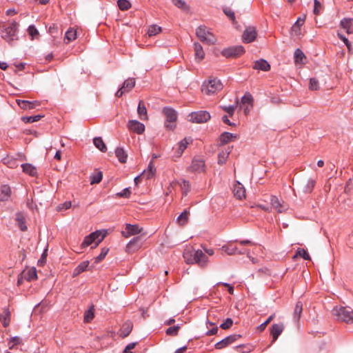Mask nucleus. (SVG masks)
I'll return each instance as SVG.
<instances>
[{
	"label": "nucleus",
	"instance_id": "nucleus-16",
	"mask_svg": "<svg viewBox=\"0 0 353 353\" xmlns=\"http://www.w3.org/2000/svg\"><path fill=\"white\" fill-rule=\"evenodd\" d=\"M239 338H240V335H238V334L230 335V336L225 338L222 341L216 343L215 344V347L217 350L223 349V348L227 347L228 345L233 343Z\"/></svg>",
	"mask_w": 353,
	"mask_h": 353
},
{
	"label": "nucleus",
	"instance_id": "nucleus-50",
	"mask_svg": "<svg viewBox=\"0 0 353 353\" xmlns=\"http://www.w3.org/2000/svg\"><path fill=\"white\" fill-rule=\"evenodd\" d=\"M296 256H301L305 260H310V256L309 254L306 252V250L302 248H299L297 250L294 257Z\"/></svg>",
	"mask_w": 353,
	"mask_h": 353
},
{
	"label": "nucleus",
	"instance_id": "nucleus-37",
	"mask_svg": "<svg viewBox=\"0 0 353 353\" xmlns=\"http://www.w3.org/2000/svg\"><path fill=\"white\" fill-rule=\"evenodd\" d=\"M316 184V181L313 179L307 180L306 184L302 187V190L305 193H310L314 189Z\"/></svg>",
	"mask_w": 353,
	"mask_h": 353
},
{
	"label": "nucleus",
	"instance_id": "nucleus-36",
	"mask_svg": "<svg viewBox=\"0 0 353 353\" xmlns=\"http://www.w3.org/2000/svg\"><path fill=\"white\" fill-rule=\"evenodd\" d=\"M94 145L101 152H105L107 150L106 145L101 137H96L93 140Z\"/></svg>",
	"mask_w": 353,
	"mask_h": 353
},
{
	"label": "nucleus",
	"instance_id": "nucleus-10",
	"mask_svg": "<svg viewBox=\"0 0 353 353\" xmlns=\"http://www.w3.org/2000/svg\"><path fill=\"white\" fill-rule=\"evenodd\" d=\"M143 238L139 236L132 239L126 245L125 251L128 253H133L138 250L143 245Z\"/></svg>",
	"mask_w": 353,
	"mask_h": 353
},
{
	"label": "nucleus",
	"instance_id": "nucleus-13",
	"mask_svg": "<svg viewBox=\"0 0 353 353\" xmlns=\"http://www.w3.org/2000/svg\"><path fill=\"white\" fill-rule=\"evenodd\" d=\"M257 36L256 28L253 26L247 28L243 34V42L249 43L255 40Z\"/></svg>",
	"mask_w": 353,
	"mask_h": 353
},
{
	"label": "nucleus",
	"instance_id": "nucleus-1",
	"mask_svg": "<svg viewBox=\"0 0 353 353\" xmlns=\"http://www.w3.org/2000/svg\"><path fill=\"white\" fill-rule=\"evenodd\" d=\"M185 262L188 264L196 263L200 266H205L208 263V257L200 250L192 248H187L183 254Z\"/></svg>",
	"mask_w": 353,
	"mask_h": 353
},
{
	"label": "nucleus",
	"instance_id": "nucleus-17",
	"mask_svg": "<svg viewBox=\"0 0 353 353\" xmlns=\"http://www.w3.org/2000/svg\"><path fill=\"white\" fill-rule=\"evenodd\" d=\"M283 323H279L273 324L270 327V334L272 337V343H274L279 335L283 332L284 330Z\"/></svg>",
	"mask_w": 353,
	"mask_h": 353
},
{
	"label": "nucleus",
	"instance_id": "nucleus-19",
	"mask_svg": "<svg viewBox=\"0 0 353 353\" xmlns=\"http://www.w3.org/2000/svg\"><path fill=\"white\" fill-rule=\"evenodd\" d=\"M305 16L299 17L291 28L292 34L295 36L301 35V27L304 24Z\"/></svg>",
	"mask_w": 353,
	"mask_h": 353
},
{
	"label": "nucleus",
	"instance_id": "nucleus-63",
	"mask_svg": "<svg viewBox=\"0 0 353 353\" xmlns=\"http://www.w3.org/2000/svg\"><path fill=\"white\" fill-rule=\"evenodd\" d=\"M174 6L181 9H185L186 4L185 2L183 0H173L172 1Z\"/></svg>",
	"mask_w": 353,
	"mask_h": 353
},
{
	"label": "nucleus",
	"instance_id": "nucleus-11",
	"mask_svg": "<svg viewBox=\"0 0 353 353\" xmlns=\"http://www.w3.org/2000/svg\"><path fill=\"white\" fill-rule=\"evenodd\" d=\"M221 250L225 253H227L228 255H234L236 254H246L247 256L250 257V250H239L237 246L233 245L232 243H229L228 245L222 246Z\"/></svg>",
	"mask_w": 353,
	"mask_h": 353
},
{
	"label": "nucleus",
	"instance_id": "nucleus-29",
	"mask_svg": "<svg viewBox=\"0 0 353 353\" xmlns=\"http://www.w3.org/2000/svg\"><path fill=\"white\" fill-rule=\"evenodd\" d=\"M205 163L201 159H194L192 163L191 169L194 172L204 171Z\"/></svg>",
	"mask_w": 353,
	"mask_h": 353
},
{
	"label": "nucleus",
	"instance_id": "nucleus-26",
	"mask_svg": "<svg viewBox=\"0 0 353 353\" xmlns=\"http://www.w3.org/2000/svg\"><path fill=\"white\" fill-rule=\"evenodd\" d=\"M194 48L195 59L199 61L203 59L205 57V52L202 46L199 43L195 42L194 44Z\"/></svg>",
	"mask_w": 353,
	"mask_h": 353
},
{
	"label": "nucleus",
	"instance_id": "nucleus-47",
	"mask_svg": "<svg viewBox=\"0 0 353 353\" xmlns=\"http://www.w3.org/2000/svg\"><path fill=\"white\" fill-rule=\"evenodd\" d=\"M94 318V306H91L88 310L85 312L84 321L89 323Z\"/></svg>",
	"mask_w": 353,
	"mask_h": 353
},
{
	"label": "nucleus",
	"instance_id": "nucleus-42",
	"mask_svg": "<svg viewBox=\"0 0 353 353\" xmlns=\"http://www.w3.org/2000/svg\"><path fill=\"white\" fill-rule=\"evenodd\" d=\"M161 31V28L157 25H151L148 28V34L149 37L155 36Z\"/></svg>",
	"mask_w": 353,
	"mask_h": 353
},
{
	"label": "nucleus",
	"instance_id": "nucleus-22",
	"mask_svg": "<svg viewBox=\"0 0 353 353\" xmlns=\"http://www.w3.org/2000/svg\"><path fill=\"white\" fill-rule=\"evenodd\" d=\"M232 151V148L228 146L219 152L218 154V163L219 165H223L225 163L229 154Z\"/></svg>",
	"mask_w": 353,
	"mask_h": 353
},
{
	"label": "nucleus",
	"instance_id": "nucleus-15",
	"mask_svg": "<svg viewBox=\"0 0 353 353\" xmlns=\"http://www.w3.org/2000/svg\"><path fill=\"white\" fill-rule=\"evenodd\" d=\"M128 128L132 132L139 134H143L145 131V125L137 120L129 121L128 123Z\"/></svg>",
	"mask_w": 353,
	"mask_h": 353
},
{
	"label": "nucleus",
	"instance_id": "nucleus-57",
	"mask_svg": "<svg viewBox=\"0 0 353 353\" xmlns=\"http://www.w3.org/2000/svg\"><path fill=\"white\" fill-rule=\"evenodd\" d=\"M179 328L180 327L178 325L170 327L169 328L167 329L166 334L168 335L176 336L178 334Z\"/></svg>",
	"mask_w": 353,
	"mask_h": 353
},
{
	"label": "nucleus",
	"instance_id": "nucleus-54",
	"mask_svg": "<svg viewBox=\"0 0 353 353\" xmlns=\"http://www.w3.org/2000/svg\"><path fill=\"white\" fill-rule=\"evenodd\" d=\"M274 316L275 314H273L271 316H270L269 318L264 323L258 326L257 330L259 332L263 331L266 328L267 325L273 320Z\"/></svg>",
	"mask_w": 353,
	"mask_h": 353
},
{
	"label": "nucleus",
	"instance_id": "nucleus-48",
	"mask_svg": "<svg viewBox=\"0 0 353 353\" xmlns=\"http://www.w3.org/2000/svg\"><path fill=\"white\" fill-rule=\"evenodd\" d=\"M239 103V99L238 98L236 99V105H230V106H221V108L225 111L227 113H228V114L230 116V117H232L234 113V111H235V109H236V105H238Z\"/></svg>",
	"mask_w": 353,
	"mask_h": 353
},
{
	"label": "nucleus",
	"instance_id": "nucleus-53",
	"mask_svg": "<svg viewBox=\"0 0 353 353\" xmlns=\"http://www.w3.org/2000/svg\"><path fill=\"white\" fill-rule=\"evenodd\" d=\"M28 32L32 39H34L39 36V31L34 25H31L28 27Z\"/></svg>",
	"mask_w": 353,
	"mask_h": 353
},
{
	"label": "nucleus",
	"instance_id": "nucleus-35",
	"mask_svg": "<svg viewBox=\"0 0 353 353\" xmlns=\"http://www.w3.org/2000/svg\"><path fill=\"white\" fill-rule=\"evenodd\" d=\"M115 154L121 163L126 162L128 155L122 148H117L115 150Z\"/></svg>",
	"mask_w": 353,
	"mask_h": 353
},
{
	"label": "nucleus",
	"instance_id": "nucleus-38",
	"mask_svg": "<svg viewBox=\"0 0 353 353\" xmlns=\"http://www.w3.org/2000/svg\"><path fill=\"white\" fill-rule=\"evenodd\" d=\"M189 214V211L185 210L177 219L179 224L181 225H184L185 224H186L188 221Z\"/></svg>",
	"mask_w": 353,
	"mask_h": 353
},
{
	"label": "nucleus",
	"instance_id": "nucleus-45",
	"mask_svg": "<svg viewBox=\"0 0 353 353\" xmlns=\"http://www.w3.org/2000/svg\"><path fill=\"white\" fill-rule=\"evenodd\" d=\"M132 329V325L131 323H125L121 329V334L123 337H126L131 332Z\"/></svg>",
	"mask_w": 353,
	"mask_h": 353
},
{
	"label": "nucleus",
	"instance_id": "nucleus-31",
	"mask_svg": "<svg viewBox=\"0 0 353 353\" xmlns=\"http://www.w3.org/2000/svg\"><path fill=\"white\" fill-rule=\"evenodd\" d=\"M89 265V261H84L82 263H81L74 270L73 272V276H77L81 272H84L87 268Z\"/></svg>",
	"mask_w": 353,
	"mask_h": 353
},
{
	"label": "nucleus",
	"instance_id": "nucleus-41",
	"mask_svg": "<svg viewBox=\"0 0 353 353\" xmlns=\"http://www.w3.org/2000/svg\"><path fill=\"white\" fill-rule=\"evenodd\" d=\"M26 277L28 281H33L37 279V270L35 268L28 269L26 273Z\"/></svg>",
	"mask_w": 353,
	"mask_h": 353
},
{
	"label": "nucleus",
	"instance_id": "nucleus-34",
	"mask_svg": "<svg viewBox=\"0 0 353 353\" xmlns=\"http://www.w3.org/2000/svg\"><path fill=\"white\" fill-rule=\"evenodd\" d=\"M21 167L23 168V171L25 173L28 174L30 176H35L37 174V169L35 167H34L32 165L29 163H24L21 165Z\"/></svg>",
	"mask_w": 353,
	"mask_h": 353
},
{
	"label": "nucleus",
	"instance_id": "nucleus-6",
	"mask_svg": "<svg viewBox=\"0 0 353 353\" xmlns=\"http://www.w3.org/2000/svg\"><path fill=\"white\" fill-rule=\"evenodd\" d=\"M163 112L166 117L165 128L170 130H174L176 127L175 122L177 119L176 112L172 108H164Z\"/></svg>",
	"mask_w": 353,
	"mask_h": 353
},
{
	"label": "nucleus",
	"instance_id": "nucleus-43",
	"mask_svg": "<svg viewBox=\"0 0 353 353\" xmlns=\"http://www.w3.org/2000/svg\"><path fill=\"white\" fill-rule=\"evenodd\" d=\"M17 224L21 231H26L27 227L25 223L24 217L21 214H17Z\"/></svg>",
	"mask_w": 353,
	"mask_h": 353
},
{
	"label": "nucleus",
	"instance_id": "nucleus-60",
	"mask_svg": "<svg viewBox=\"0 0 353 353\" xmlns=\"http://www.w3.org/2000/svg\"><path fill=\"white\" fill-rule=\"evenodd\" d=\"M41 117H42V116H41V115H36V116L24 117L23 119L28 123H34V122L39 121Z\"/></svg>",
	"mask_w": 353,
	"mask_h": 353
},
{
	"label": "nucleus",
	"instance_id": "nucleus-23",
	"mask_svg": "<svg viewBox=\"0 0 353 353\" xmlns=\"http://www.w3.org/2000/svg\"><path fill=\"white\" fill-rule=\"evenodd\" d=\"M137 113L141 120H148V112L145 103L143 101H140L139 103L137 108Z\"/></svg>",
	"mask_w": 353,
	"mask_h": 353
},
{
	"label": "nucleus",
	"instance_id": "nucleus-12",
	"mask_svg": "<svg viewBox=\"0 0 353 353\" xmlns=\"http://www.w3.org/2000/svg\"><path fill=\"white\" fill-rule=\"evenodd\" d=\"M272 207L279 213H283L288 209V205L276 196H272L270 199Z\"/></svg>",
	"mask_w": 353,
	"mask_h": 353
},
{
	"label": "nucleus",
	"instance_id": "nucleus-56",
	"mask_svg": "<svg viewBox=\"0 0 353 353\" xmlns=\"http://www.w3.org/2000/svg\"><path fill=\"white\" fill-rule=\"evenodd\" d=\"M309 88L312 90H317L319 88L318 81L315 78H311L310 80Z\"/></svg>",
	"mask_w": 353,
	"mask_h": 353
},
{
	"label": "nucleus",
	"instance_id": "nucleus-14",
	"mask_svg": "<svg viewBox=\"0 0 353 353\" xmlns=\"http://www.w3.org/2000/svg\"><path fill=\"white\" fill-rule=\"evenodd\" d=\"M135 85L134 79H128L123 82L122 87L117 92L116 96L121 97L124 93L131 90Z\"/></svg>",
	"mask_w": 353,
	"mask_h": 353
},
{
	"label": "nucleus",
	"instance_id": "nucleus-24",
	"mask_svg": "<svg viewBox=\"0 0 353 353\" xmlns=\"http://www.w3.org/2000/svg\"><path fill=\"white\" fill-rule=\"evenodd\" d=\"M341 26L344 30H345L347 34L353 32V19H343L341 21Z\"/></svg>",
	"mask_w": 353,
	"mask_h": 353
},
{
	"label": "nucleus",
	"instance_id": "nucleus-30",
	"mask_svg": "<svg viewBox=\"0 0 353 353\" xmlns=\"http://www.w3.org/2000/svg\"><path fill=\"white\" fill-rule=\"evenodd\" d=\"M306 59V57L303 52L300 49H296L294 52V61L296 64H305L304 60Z\"/></svg>",
	"mask_w": 353,
	"mask_h": 353
},
{
	"label": "nucleus",
	"instance_id": "nucleus-28",
	"mask_svg": "<svg viewBox=\"0 0 353 353\" xmlns=\"http://www.w3.org/2000/svg\"><path fill=\"white\" fill-rule=\"evenodd\" d=\"M10 188L8 185L0 186V202L8 200L10 196Z\"/></svg>",
	"mask_w": 353,
	"mask_h": 353
},
{
	"label": "nucleus",
	"instance_id": "nucleus-51",
	"mask_svg": "<svg viewBox=\"0 0 353 353\" xmlns=\"http://www.w3.org/2000/svg\"><path fill=\"white\" fill-rule=\"evenodd\" d=\"M108 251H109L108 248H103L101 250V252L99 254V255L94 258V262L97 263L101 262L102 260H103L104 258L105 257V256L107 255Z\"/></svg>",
	"mask_w": 353,
	"mask_h": 353
},
{
	"label": "nucleus",
	"instance_id": "nucleus-61",
	"mask_svg": "<svg viewBox=\"0 0 353 353\" xmlns=\"http://www.w3.org/2000/svg\"><path fill=\"white\" fill-rule=\"evenodd\" d=\"M21 343V339L19 337L15 336L10 339L9 341V348L12 349L15 345L19 344Z\"/></svg>",
	"mask_w": 353,
	"mask_h": 353
},
{
	"label": "nucleus",
	"instance_id": "nucleus-33",
	"mask_svg": "<svg viewBox=\"0 0 353 353\" xmlns=\"http://www.w3.org/2000/svg\"><path fill=\"white\" fill-rule=\"evenodd\" d=\"M235 139H236V136L230 132H223L220 136V141L223 144H226Z\"/></svg>",
	"mask_w": 353,
	"mask_h": 353
},
{
	"label": "nucleus",
	"instance_id": "nucleus-4",
	"mask_svg": "<svg viewBox=\"0 0 353 353\" xmlns=\"http://www.w3.org/2000/svg\"><path fill=\"white\" fill-rule=\"evenodd\" d=\"M332 314L338 320L350 323L353 321V310L350 307L336 306L332 310Z\"/></svg>",
	"mask_w": 353,
	"mask_h": 353
},
{
	"label": "nucleus",
	"instance_id": "nucleus-44",
	"mask_svg": "<svg viewBox=\"0 0 353 353\" xmlns=\"http://www.w3.org/2000/svg\"><path fill=\"white\" fill-rule=\"evenodd\" d=\"M303 310V304L301 302L298 301L296 304L294 310V317L296 320H299L301 317V314Z\"/></svg>",
	"mask_w": 353,
	"mask_h": 353
},
{
	"label": "nucleus",
	"instance_id": "nucleus-39",
	"mask_svg": "<svg viewBox=\"0 0 353 353\" xmlns=\"http://www.w3.org/2000/svg\"><path fill=\"white\" fill-rule=\"evenodd\" d=\"M117 6L121 11L128 10L131 7V3L128 0H118Z\"/></svg>",
	"mask_w": 353,
	"mask_h": 353
},
{
	"label": "nucleus",
	"instance_id": "nucleus-64",
	"mask_svg": "<svg viewBox=\"0 0 353 353\" xmlns=\"http://www.w3.org/2000/svg\"><path fill=\"white\" fill-rule=\"evenodd\" d=\"M137 343H129L124 349L123 353H132V350L135 347Z\"/></svg>",
	"mask_w": 353,
	"mask_h": 353
},
{
	"label": "nucleus",
	"instance_id": "nucleus-27",
	"mask_svg": "<svg viewBox=\"0 0 353 353\" xmlns=\"http://www.w3.org/2000/svg\"><path fill=\"white\" fill-rule=\"evenodd\" d=\"M155 172L156 168L152 162H150L148 165V169L144 170L141 174L143 179H150L154 175Z\"/></svg>",
	"mask_w": 353,
	"mask_h": 353
},
{
	"label": "nucleus",
	"instance_id": "nucleus-25",
	"mask_svg": "<svg viewBox=\"0 0 353 353\" xmlns=\"http://www.w3.org/2000/svg\"><path fill=\"white\" fill-rule=\"evenodd\" d=\"M11 314L8 308H5L1 314H0V321L3 325L6 327L9 325L10 322Z\"/></svg>",
	"mask_w": 353,
	"mask_h": 353
},
{
	"label": "nucleus",
	"instance_id": "nucleus-20",
	"mask_svg": "<svg viewBox=\"0 0 353 353\" xmlns=\"http://www.w3.org/2000/svg\"><path fill=\"white\" fill-rule=\"evenodd\" d=\"M19 106L23 110H32L39 105V102L37 101L31 102L26 100H16Z\"/></svg>",
	"mask_w": 353,
	"mask_h": 353
},
{
	"label": "nucleus",
	"instance_id": "nucleus-18",
	"mask_svg": "<svg viewBox=\"0 0 353 353\" xmlns=\"http://www.w3.org/2000/svg\"><path fill=\"white\" fill-rule=\"evenodd\" d=\"M143 229L140 228L137 225L126 224L125 232H123L122 234L125 237H129L132 235L139 234L142 232Z\"/></svg>",
	"mask_w": 353,
	"mask_h": 353
},
{
	"label": "nucleus",
	"instance_id": "nucleus-5",
	"mask_svg": "<svg viewBox=\"0 0 353 353\" xmlns=\"http://www.w3.org/2000/svg\"><path fill=\"white\" fill-rule=\"evenodd\" d=\"M196 34L201 41L208 45H214L216 42V37L205 26L197 28Z\"/></svg>",
	"mask_w": 353,
	"mask_h": 353
},
{
	"label": "nucleus",
	"instance_id": "nucleus-40",
	"mask_svg": "<svg viewBox=\"0 0 353 353\" xmlns=\"http://www.w3.org/2000/svg\"><path fill=\"white\" fill-rule=\"evenodd\" d=\"M190 143V141L188 139L185 138L183 139L180 143L179 145V148L176 151L177 157L181 156L183 151L186 149L188 145Z\"/></svg>",
	"mask_w": 353,
	"mask_h": 353
},
{
	"label": "nucleus",
	"instance_id": "nucleus-7",
	"mask_svg": "<svg viewBox=\"0 0 353 353\" xmlns=\"http://www.w3.org/2000/svg\"><path fill=\"white\" fill-rule=\"evenodd\" d=\"M210 119V114L207 111L192 112L188 115V120L192 123H201L207 122Z\"/></svg>",
	"mask_w": 353,
	"mask_h": 353
},
{
	"label": "nucleus",
	"instance_id": "nucleus-2",
	"mask_svg": "<svg viewBox=\"0 0 353 353\" xmlns=\"http://www.w3.org/2000/svg\"><path fill=\"white\" fill-rule=\"evenodd\" d=\"M223 85L221 81L216 77H210L202 85V92L207 95H212L221 90Z\"/></svg>",
	"mask_w": 353,
	"mask_h": 353
},
{
	"label": "nucleus",
	"instance_id": "nucleus-3",
	"mask_svg": "<svg viewBox=\"0 0 353 353\" xmlns=\"http://www.w3.org/2000/svg\"><path fill=\"white\" fill-rule=\"evenodd\" d=\"M106 235L107 231L105 230H97L92 232L84 238V240L81 243V247L84 248L92 243H95V248L104 239Z\"/></svg>",
	"mask_w": 353,
	"mask_h": 353
},
{
	"label": "nucleus",
	"instance_id": "nucleus-49",
	"mask_svg": "<svg viewBox=\"0 0 353 353\" xmlns=\"http://www.w3.org/2000/svg\"><path fill=\"white\" fill-rule=\"evenodd\" d=\"M103 177V174L101 172H97L93 174L91 178V184L99 183L101 182Z\"/></svg>",
	"mask_w": 353,
	"mask_h": 353
},
{
	"label": "nucleus",
	"instance_id": "nucleus-59",
	"mask_svg": "<svg viewBox=\"0 0 353 353\" xmlns=\"http://www.w3.org/2000/svg\"><path fill=\"white\" fill-rule=\"evenodd\" d=\"M233 324V321L230 318H228L222 324H221L220 327L223 330L229 329Z\"/></svg>",
	"mask_w": 353,
	"mask_h": 353
},
{
	"label": "nucleus",
	"instance_id": "nucleus-62",
	"mask_svg": "<svg viewBox=\"0 0 353 353\" xmlns=\"http://www.w3.org/2000/svg\"><path fill=\"white\" fill-rule=\"evenodd\" d=\"M131 194V191L130 188H125L122 192L117 194V196L119 197H125L128 198Z\"/></svg>",
	"mask_w": 353,
	"mask_h": 353
},
{
	"label": "nucleus",
	"instance_id": "nucleus-8",
	"mask_svg": "<svg viewBox=\"0 0 353 353\" xmlns=\"http://www.w3.org/2000/svg\"><path fill=\"white\" fill-rule=\"evenodd\" d=\"M18 26L19 25L16 21L10 23L3 31L2 37L8 41L14 40Z\"/></svg>",
	"mask_w": 353,
	"mask_h": 353
},
{
	"label": "nucleus",
	"instance_id": "nucleus-52",
	"mask_svg": "<svg viewBox=\"0 0 353 353\" xmlns=\"http://www.w3.org/2000/svg\"><path fill=\"white\" fill-rule=\"evenodd\" d=\"M224 14L232 21L235 22V14L230 8H224L223 10Z\"/></svg>",
	"mask_w": 353,
	"mask_h": 353
},
{
	"label": "nucleus",
	"instance_id": "nucleus-9",
	"mask_svg": "<svg viewBox=\"0 0 353 353\" xmlns=\"http://www.w3.org/2000/svg\"><path fill=\"white\" fill-rule=\"evenodd\" d=\"M244 52V48L241 46L230 47L222 50L223 56L226 58H235Z\"/></svg>",
	"mask_w": 353,
	"mask_h": 353
},
{
	"label": "nucleus",
	"instance_id": "nucleus-46",
	"mask_svg": "<svg viewBox=\"0 0 353 353\" xmlns=\"http://www.w3.org/2000/svg\"><path fill=\"white\" fill-rule=\"evenodd\" d=\"M253 97L250 92H246L241 99V103L243 104L248 103L251 107L253 106Z\"/></svg>",
	"mask_w": 353,
	"mask_h": 353
},
{
	"label": "nucleus",
	"instance_id": "nucleus-55",
	"mask_svg": "<svg viewBox=\"0 0 353 353\" xmlns=\"http://www.w3.org/2000/svg\"><path fill=\"white\" fill-rule=\"evenodd\" d=\"M180 186L181 188V190L183 191V194H187L188 192L190 191V183L185 180H183L181 183H180Z\"/></svg>",
	"mask_w": 353,
	"mask_h": 353
},
{
	"label": "nucleus",
	"instance_id": "nucleus-21",
	"mask_svg": "<svg viewBox=\"0 0 353 353\" xmlns=\"http://www.w3.org/2000/svg\"><path fill=\"white\" fill-rule=\"evenodd\" d=\"M233 192L234 195L239 199H242L245 197V188L239 181H236L234 185Z\"/></svg>",
	"mask_w": 353,
	"mask_h": 353
},
{
	"label": "nucleus",
	"instance_id": "nucleus-58",
	"mask_svg": "<svg viewBox=\"0 0 353 353\" xmlns=\"http://www.w3.org/2000/svg\"><path fill=\"white\" fill-rule=\"evenodd\" d=\"M321 3L318 0H314V10L313 12L316 15H319L321 13Z\"/></svg>",
	"mask_w": 353,
	"mask_h": 353
},
{
	"label": "nucleus",
	"instance_id": "nucleus-32",
	"mask_svg": "<svg viewBox=\"0 0 353 353\" xmlns=\"http://www.w3.org/2000/svg\"><path fill=\"white\" fill-rule=\"evenodd\" d=\"M76 38H77V31L72 28H70L65 32L64 41L66 43H68L75 40Z\"/></svg>",
	"mask_w": 353,
	"mask_h": 353
}]
</instances>
